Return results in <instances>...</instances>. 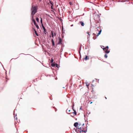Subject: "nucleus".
I'll return each mask as SVG.
<instances>
[{
	"instance_id": "aec40b11",
	"label": "nucleus",
	"mask_w": 133,
	"mask_h": 133,
	"mask_svg": "<svg viewBox=\"0 0 133 133\" xmlns=\"http://www.w3.org/2000/svg\"><path fill=\"white\" fill-rule=\"evenodd\" d=\"M101 30H100L98 32V33L97 36H98L100 34H101Z\"/></svg>"
},
{
	"instance_id": "f8f14e48",
	"label": "nucleus",
	"mask_w": 133,
	"mask_h": 133,
	"mask_svg": "<svg viewBox=\"0 0 133 133\" xmlns=\"http://www.w3.org/2000/svg\"><path fill=\"white\" fill-rule=\"evenodd\" d=\"M84 59L86 60H87L88 59H89V58H88V57L87 56H86L84 58Z\"/></svg>"
},
{
	"instance_id": "cd10ccee",
	"label": "nucleus",
	"mask_w": 133,
	"mask_h": 133,
	"mask_svg": "<svg viewBox=\"0 0 133 133\" xmlns=\"http://www.w3.org/2000/svg\"><path fill=\"white\" fill-rule=\"evenodd\" d=\"M92 103V102H91L90 103V104H91V103Z\"/></svg>"
},
{
	"instance_id": "a878e982",
	"label": "nucleus",
	"mask_w": 133,
	"mask_h": 133,
	"mask_svg": "<svg viewBox=\"0 0 133 133\" xmlns=\"http://www.w3.org/2000/svg\"><path fill=\"white\" fill-rule=\"evenodd\" d=\"M52 43L53 44H54V42L53 41L52 42Z\"/></svg>"
},
{
	"instance_id": "bb28decb",
	"label": "nucleus",
	"mask_w": 133,
	"mask_h": 133,
	"mask_svg": "<svg viewBox=\"0 0 133 133\" xmlns=\"http://www.w3.org/2000/svg\"><path fill=\"white\" fill-rule=\"evenodd\" d=\"M72 113L71 114V115H73V114H72Z\"/></svg>"
},
{
	"instance_id": "9d476101",
	"label": "nucleus",
	"mask_w": 133,
	"mask_h": 133,
	"mask_svg": "<svg viewBox=\"0 0 133 133\" xmlns=\"http://www.w3.org/2000/svg\"><path fill=\"white\" fill-rule=\"evenodd\" d=\"M49 2L52 5L51 7L52 8V6H53V4L54 3L50 1H49Z\"/></svg>"
},
{
	"instance_id": "4be33fe9",
	"label": "nucleus",
	"mask_w": 133,
	"mask_h": 133,
	"mask_svg": "<svg viewBox=\"0 0 133 133\" xmlns=\"http://www.w3.org/2000/svg\"><path fill=\"white\" fill-rule=\"evenodd\" d=\"M107 57H108V56L107 54H105L104 55V57L105 58H107Z\"/></svg>"
},
{
	"instance_id": "c85d7f7f",
	"label": "nucleus",
	"mask_w": 133,
	"mask_h": 133,
	"mask_svg": "<svg viewBox=\"0 0 133 133\" xmlns=\"http://www.w3.org/2000/svg\"><path fill=\"white\" fill-rule=\"evenodd\" d=\"M68 111H69V112H70V110H68Z\"/></svg>"
},
{
	"instance_id": "f3484780",
	"label": "nucleus",
	"mask_w": 133,
	"mask_h": 133,
	"mask_svg": "<svg viewBox=\"0 0 133 133\" xmlns=\"http://www.w3.org/2000/svg\"><path fill=\"white\" fill-rule=\"evenodd\" d=\"M35 26H36V27L37 28V29H38L39 28V27L36 24V25H35Z\"/></svg>"
},
{
	"instance_id": "a211bd4d",
	"label": "nucleus",
	"mask_w": 133,
	"mask_h": 133,
	"mask_svg": "<svg viewBox=\"0 0 133 133\" xmlns=\"http://www.w3.org/2000/svg\"><path fill=\"white\" fill-rule=\"evenodd\" d=\"M59 21H60L62 23V20L61 18H59Z\"/></svg>"
},
{
	"instance_id": "f257e3e1",
	"label": "nucleus",
	"mask_w": 133,
	"mask_h": 133,
	"mask_svg": "<svg viewBox=\"0 0 133 133\" xmlns=\"http://www.w3.org/2000/svg\"><path fill=\"white\" fill-rule=\"evenodd\" d=\"M74 125L76 127V129H74L77 133H86L87 131V127L83 123L76 122Z\"/></svg>"
},
{
	"instance_id": "20e7f679",
	"label": "nucleus",
	"mask_w": 133,
	"mask_h": 133,
	"mask_svg": "<svg viewBox=\"0 0 133 133\" xmlns=\"http://www.w3.org/2000/svg\"><path fill=\"white\" fill-rule=\"evenodd\" d=\"M73 110L74 111V112H73L72 114H73V115H71V116L72 117H74V116H75L76 115V111L74 110L73 108H72Z\"/></svg>"
},
{
	"instance_id": "ddd939ff",
	"label": "nucleus",
	"mask_w": 133,
	"mask_h": 133,
	"mask_svg": "<svg viewBox=\"0 0 133 133\" xmlns=\"http://www.w3.org/2000/svg\"><path fill=\"white\" fill-rule=\"evenodd\" d=\"M36 20L37 22H39V18H38V17H36Z\"/></svg>"
},
{
	"instance_id": "9b49d317",
	"label": "nucleus",
	"mask_w": 133,
	"mask_h": 133,
	"mask_svg": "<svg viewBox=\"0 0 133 133\" xmlns=\"http://www.w3.org/2000/svg\"><path fill=\"white\" fill-rule=\"evenodd\" d=\"M34 30L35 31V33L37 36H38V35L37 32L35 30V29H34Z\"/></svg>"
},
{
	"instance_id": "0eeeda50",
	"label": "nucleus",
	"mask_w": 133,
	"mask_h": 133,
	"mask_svg": "<svg viewBox=\"0 0 133 133\" xmlns=\"http://www.w3.org/2000/svg\"><path fill=\"white\" fill-rule=\"evenodd\" d=\"M32 22H33L34 23V24L35 25H36V23L35 20L33 18V17L32 16Z\"/></svg>"
},
{
	"instance_id": "393cba45",
	"label": "nucleus",
	"mask_w": 133,
	"mask_h": 133,
	"mask_svg": "<svg viewBox=\"0 0 133 133\" xmlns=\"http://www.w3.org/2000/svg\"><path fill=\"white\" fill-rule=\"evenodd\" d=\"M55 35H56V33H54V36H55Z\"/></svg>"
},
{
	"instance_id": "423d86ee",
	"label": "nucleus",
	"mask_w": 133,
	"mask_h": 133,
	"mask_svg": "<svg viewBox=\"0 0 133 133\" xmlns=\"http://www.w3.org/2000/svg\"><path fill=\"white\" fill-rule=\"evenodd\" d=\"M79 24H81V25L82 26H84V25L85 24H84V23L82 21H79Z\"/></svg>"
},
{
	"instance_id": "b1692460",
	"label": "nucleus",
	"mask_w": 133,
	"mask_h": 133,
	"mask_svg": "<svg viewBox=\"0 0 133 133\" xmlns=\"http://www.w3.org/2000/svg\"><path fill=\"white\" fill-rule=\"evenodd\" d=\"M62 50H63V49H62V47L61 49V51H62Z\"/></svg>"
},
{
	"instance_id": "412c9836",
	"label": "nucleus",
	"mask_w": 133,
	"mask_h": 133,
	"mask_svg": "<svg viewBox=\"0 0 133 133\" xmlns=\"http://www.w3.org/2000/svg\"><path fill=\"white\" fill-rule=\"evenodd\" d=\"M53 61H54L53 59L52 58H51V63H52L53 62Z\"/></svg>"
},
{
	"instance_id": "5701e85b",
	"label": "nucleus",
	"mask_w": 133,
	"mask_h": 133,
	"mask_svg": "<svg viewBox=\"0 0 133 133\" xmlns=\"http://www.w3.org/2000/svg\"><path fill=\"white\" fill-rule=\"evenodd\" d=\"M86 86H87V87L88 88V86H89V85H88V84H86Z\"/></svg>"
},
{
	"instance_id": "4468645a",
	"label": "nucleus",
	"mask_w": 133,
	"mask_h": 133,
	"mask_svg": "<svg viewBox=\"0 0 133 133\" xmlns=\"http://www.w3.org/2000/svg\"><path fill=\"white\" fill-rule=\"evenodd\" d=\"M51 36H52V37H53V36H54V32H53V31H51Z\"/></svg>"
},
{
	"instance_id": "7ed1b4c3",
	"label": "nucleus",
	"mask_w": 133,
	"mask_h": 133,
	"mask_svg": "<svg viewBox=\"0 0 133 133\" xmlns=\"http://www.w3.org/2000/svg\"><path fill=\"white\" fill-rule=\"evenodd\" d=\"M104 50L105 52L107 53H108L110 52L109 50L108 47V46L105 47V50Z\"/></svg>"
},
{
	"instance_id": "6ab92c4d",
	"label": "nucleus",
	"mask_w": 133,
	"mask_h": 133,
	"mask_svg": "<svg viewBox=\"0 0 133 133\" xmlns=\"http://www.w3.org/2000/svg\"><path fill=\"white\" fill-rule=\"evenodd\" d=\"M42 26V27H43V30H44V32H46L45 31L46 30H45V28H44V26H43H43Z\"/></svg>"
},
{
	"instance_id": "dca6fc26",
	"label": "nucleus",
	"mask_w": 133,
	"mask_h": 133,
	"mask_svg": "<svg viewBox=\"0 0 133 133\" xmlns=\"http://www.w3.org/2000/svg\"><path fill=\"white\" fill-rule=\"evenodd\" d=\"M41 23L42 24V26H43V24H42V19L41 18Z\"/></svg>"
},
{
	"instance_id": "7c9ffc66",
	"label": "nucleus",
	"mask_w": 133,
	"mask_h": 133,
	"mask_svg": "<svg viewBox=\"0 0 133 133\" xmlns=\"http://www.w3.org/2000/svg\"><path fill=\"white\" fill-rule=\"evenodd\" d=\"M93 39H95V38H94V37H93Z\"/></svg>"
},
{
	"instance_id": "c756f323",
	"label": "nucleus",
	"mask_w": 133,
	"mask_h": 133,
	"mask_svg": "<svg viewBox=\"0 0 133 133\" xmlns=\"http://www.w3.org/2000/svg\"><path fill=\"white\" fill-rule=\"evenodd\" d=\"M56 79H57V78H56Z\"/></svg>"
},
{
	"instance_id": "1a4fd4ad",
	"label": "nucleus",
	"mask_w": 133,
	"mask_h": 133,
	"mask_svg": "<svg viewBox=\"0 0 133 133\" xmlns=\"http://www.w3.org/2000/svg\"><path fill=\"white\" fill-rule=\"evenodd\" d=\"M87 33L88 34V35L87 36V38L89 39L90 38V32H87Z\"/></svg>"
},
{
	"instance_id": "2eb2a0df",
	"label": "nucleus",
	"mask_w": 133,
	"mask_h": 133,
	"mask_svg": "<svg viewBox=\"0 0 133 133\" xmlns=\"http://www.w3.org/2000/svg\"><path fill=\"white\" fill-rule=\"evenodd\" d=\"M101 48H102L103 49V50H105V47L103 46H101Z\"/></svg>"
},
{
	"instance_id": "2f4dec72",
	"label": "nucleus",
	"mask_w": 133,
	"mask_h": 133,
	"mask_svg": "<svg viewBox=\"0 0 133 133\" xmlns=\"http://www.w3.org/2000/svg\"><path fill=\"white\" fill-rule=\"evenodd\" d=\"M105 98H106V99H107L106 97H105Z\"/></svg>"
},
{
	"instance_id": "39448f33",
	"label": "nucleus",
	"mask_w": 133,
	"mask_h": 133,
	"mask_svg": "<svg viewBox=\"0 0 133 133\" xmlns=\"http://www.w3.org/2000/svg\"><path fill=\"white\" fill-rule=\"evenodd\" d=\"M62 39H59V44L61 46H62L63 44L62 43Z\"/></svg>"
},
{
	"instance_id": "6e6552de",
	"label": "nucleus",
	"mask_w": 133,
	"mask_h": 133,
	"mask_svg": "<svg viewBox=\"0 0 133 133\" xmlns=\"http://www.w3.org/2000/svg\"><path fill=\"white\" fill-rule=\"evenodd\" d=\"M56 65V67H57L58 68V67H57L58 64H57L54 63H52L51 64V66H52L54 67V66H55Z\"/></svg>"
},
{
	"instance_id": "473e14b6",
	"label": "nucleus",
	"mask_w": 133,
	"mask_h": 133,
	"mask_svg": "<svg viewBox=\"0 0 133 133\" xmlns=\"http://www.w3.org/2000/svg\"><path fill=\"white\" fill-rule=\"evenodd\" d=\"M22 54H21L20 55H21Z\"/></svg>"
},
{
	"instance_id": "f03ea898",
	"label": "nucleus",
	"mask_w": 133,
	"mask_h": 133,
	"mask_svg": "<svg viewBox=\"0 0 133 133\" xmlns=\"http://www.w3.org/2000/svg\"><path fill=\"white\" fill-rule=\"evenodd\" d=\"M37 8L36 6H32L31 9V15L33 17L34 15L37 12Z\"/></svg>"
}]
</instances>
